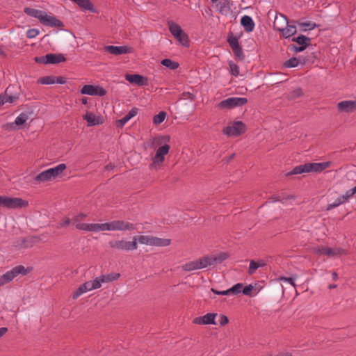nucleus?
Listing matches in <instances>:
<instances>
[{"label":"nucleus","mask_w":356,"mask_h":356,"mask_svg":"<svg viewBox=\"0 0 356 356\" xmlns=\"http://www.w3.org/2000/svg\"><path fill=\"white\" fill-rule=\"evenodd\" d=\"M170 138L169 136H158L152 139V144L153 145H159L154 156L152 158V163L149 165V169L158 170L165 160V156L167 155L170 149V146L168 144Z\"/></svg>","instance_id":"f257e3e1"},{"label":"nucleus","mask_w":356,"mask_h":356,"mask_svg":"<svg viewBox=\"0 0 356 356\" xmlns=\"http://www.w3.org/2000/svg\"><path fill=\"white\" fill-rule=\"evenodd\" d=\"M273 28L280 32L282 36L286 39L294 35L297 32L296 25L290 24L288 22L287 18L282 14L275 16L273 22Z\"/></svg>","instance_id":"f03ea898"},{"label":"nucleus","mask_w":356,"mask_h":356,"mask_svg":"<svg viewBox=\"0 0 356 356\" xmlns=\"http://www.w3.org/2000/svg\"><path fill=\"white\" fill-rule=\"evenodd\" d=\"M330 165V161L323 163H307L296 166L291 171L287 172L286 175L290 176L310 172H321L329 168Z\"/></svg>","instance_id":"7ed1b4c3"},{"label":"nucleus","mask_w":356,"mask_h":356,"mask_svg":"<svg viewBox=\"0 0 356 356\" xmlns=\"http://www.w3.org/2000/svg\"><path fill=\"white\" fill-rule=\"evenodd\" d=\"M133 241L141 244L159 247H165L170 244V239L145 235L135 236L133 237Z\"/></svg>","instance_id":"20e7f679"},{"label":"nucleus","mask_w":356,"mask_h":356,"mask_svg":"<svg viewBox=\"0 0 356 356\" xmlns=\"http://www.w3.org/2000/svg\"><path fill=\"white\" fill-rule=\"evenodd\" d=\"M29 271V270L22 265L14 267L12 270L7 271L6 273L0 276V286L11 282L19 274L23 275H26Z\"/></svg>","instance_id":"39448f33"},{"label":"nucleus","mask_w":356,"mask_h":356,"mask_svg":"<svg viewBox=\"0 0 356 356\" xmlns=\"http://www.w3.org/2000/svg\"><path fill=\"white\" fill-rule=\"evenodd\" d=\"M28 202L19 197L0 196V207L7 209H16L26 207Z\"/></svg>","instance_id":"423d86ee"},{"label":"nucleus","mask_w":356,"mask_h":356,"mask_svg":"<svg viewBox=\"0 0 356 356\" xmlns=\"http://www.w3.org/2000/svg\"><path fill=\"white\" fill-rule=\"evenodd\" d=\"M111 249L120 251H131L138 248V243L136 241H127L124 239L111 240L108 242Z\"/></svg>","instance_id":"0eeeda50"},{"label":"nucleus","mask_w":356,"mask_h":356,"mask_svg":"<svg viewBox=\"0 0 356 356\" xmlns=\"http://www.w3.org/2000/svg\"><path fill=\"white\" fill-rule=\"evenodd\" d=\"M246 131V125L241 121H234L232 125L225 127L222 132L231 137H237Z\"/></svg>","instance_id":"6e6552de"},{"label":"nucleus","mask_w":356,"mask_h":356,"mask_svg":"<svg viewBox=\"0 0 356 356\" xmlns=\"http://www.w3.org/2000/svg\"><path fill=\"white\" fill-rule=\"evenodd\" d=\"M291 41L298 44V46L294 44L289 45V50L296 53L303 51L311 44V38L303 35L293 38Z\"/></svg>","instance_id":"1a4fd4ad"},{"label":"nucleus","mask_w":356,"mask_h":356,"mask_svg":"<svg viewBox=\"0 0 356 356\" xmlns=\"http://www.w3.org/2000/svg\"><path fill=\"white\" fill-rule=\"evenodd\" d=\"M248 99L245 97H229L221 101L218 104L220 108L231 109L235 107L241 106L247 104Z\"/></svg>","instance_id":"9d476101"},{"label":"nucleus","mask_w":356,"mask_h":356,"mask_svg":"<svg viewBox=\"0 0 356 356\" xmlns=\"http://www.w3.org/2000/svg\"><path fill=\"white\" fill-rule=\"evenodd\" d=\"M227 41L232 48L234 56L237 57L240 60H243L245 56L243 54L242 48L239 44L238 38L236 36H234V34L230 32L227 35Z\"/></svg>","instance_id":"9b49d317"},{"label":"nucleus","mask_w":356,"mask_h":356,"mask_svg":"<svg viewBox=\"0 0 356 356\" xmlns=\"http://www.w3.org/2000/svg\"><path fill=\"white\" fill-rule=\"evenodd\" d=\"M80 92L83 95H88L92 96H104L106 91L104 88L99 86L84 85L81 89Z\"/></svg>","instance_id":"f8f14e48"},{"label":"nucleus","mask_w":356,"mask_h":356,"mask_svg":"<svg viewBox=\"0 0 356 356\" xmlns=\"http://www.w3.org/2000/svg\"><path fill=\"white\" fill-rule=\"evenodd\" d=\"M40 22L44 26L50 27L62 28L64 26L63 23L60 19L55 17L48 15L45 12H44Z\"/></svg>","instance_id":"ddd939ff"},{"label":"nucleus","mask_w":356,"mask_h":356,"mask_svg":"<svg viewBox=\"0 0 356 356\" xmlns=\"http://www.w3.org/2000/svg\"><path fill=\"white\" fill-rule=\"evenodd\" d=\"M113 231H134L136 225L122 220H113Z\"/></svg>","instance_id":"4468645a"},{"label":"nucleus","mask_w":356,"mask_h":356,"mask_svg":"<svg viewBox=\"0 0 356 356\" xmlns=\"http://www.w3.org/2000/svg\"><path fill=\"white\" fill-rule=\"evenodd\" d=\"M232 2L230 0H218L215 5V8L218 13L227 16L232 12Z\"/></svg>","instance_id":"2eb2a0df"},{"label":"nucleus","mask_w":356,"mask_h":356,"mask_svg":"<svg viewBox=\"0 0 356 356\" xmlns=\"http://www.w3.org/2000/svg\"><path fill=\"white\" fill-rule=\"evenodd\" d=\"M216 316V313H208L204 316L195 318L193 323L197 325H216L215 318Z\"/></svg>","instance_id":"dca6fc26"},{"label":"nucleus","mask_w":356,"mask_h":356,"mask_svg":"<svg viewBox=\"0 0 356 356\" xmlns=\"http://www.w3.org/2000/svg\"><path fill=\"white\" fill-rule=\"evenodd\" d=\"M13 86H9L6 89L4 93L0 95V106L6 103H13L19 99V95H13L11 89Z\"/></svg>","instance_id":"f3484780"},{"label":"nucleus","mask_w":356,"mask_h":356,"mask_svg":"<svg viewBox=\"0 0 356 356\" xmlns=\"http://www.w3.org/2000/svg\"><path fill=\"white\" fill-rule=\"evenodd\" d=\"M29 118V113L27 112H22L15 118L14 122L6 124L5 125V129H8L10 128L15 129L17 126H18L19 128H21Z\"/></svg>","instance_id":"a211bd4d"},{"label":"nucleus","mask_w":356,"mask_h":356,"mask_svg":"<svg viewBox=\"0 0 356 356\" xmlns=\"http://www.w3.org/2000/svg\"><path fill=\"white\" fill-rule=\"evenodd\" d=\"M337 108L339 112L350 113L356 111V100H345L337 104Z\"/></svg>","instance_id":"6ab92c4d"},{"label":"nucleus","mask_w":356,"mask_h":356,"mask_svg":"<svg viewBox=\"0 0 356 356\" xmlns=\"http://www.w3.org/2000/svg\"><path fill=\"white\" fill-rule=\"evenodd\" d=\"M125 79L130 83H134L139 86H143L147 84V79L140 74H129L125 75Z\"/></svg>","instance_id":"aec40b11"},{"label":"nucleus","mask_w":356,"mask_h":356,"mask_svg":"<svg viewBox=\"0 0 356 356\" xmlns=\"http://www.w3.org/2000/svg\"><path fill=\"white\" fill-rule=\"evenodd\" d=\"M83 120H86L88 126H96L103 123V118L101 116H96L94 113L87 112L83 116Z\"/></svg>","instance_id":"412c9836"},{"label":"nucleus","mask_w":356,"mask_h":356,"mask_svg":"<svg viewBox=\"0 0 356 356\" xmlns=\"http://www.w3.org/2000/svg\"><path fill=\"white\" fill-rule=\"evenodd\" d=\"M138 111V109L136 107L131 108L124 117L115 122V127L122 129L129 120L137 115Z\"/></svg>","instance_id":"4be33fe9"},{"label":"nucleus","mask_w":356,"mask_h":356,"mask_svg":"<svg viewBox=\"0 0 356 356\" xmlns=\"http://www.w3.org/2000/svg\"><path fill=\"white\" fill-rule=\"evenodd\" d=\"M106 51L113 55H121L129 53V48L127 46H112L108 45L105 47Z\"/></svg>","instance_id":"5701e85b"},{"label":"nucleus","mask_w":356,"mask_h":356,"mask_svg":"<svg viewBox=\"0 0 356 356\" xmlns=\"http://www.w3.org/2000/svg\"><path fill=\"white\" fill-rule=\"evenodd\" d=\"M241 24L248 33L252 32L254 28V22L251 17L244 15L241 19Z\"/></svg>","instance_id":"b1692460"},{"label":"nucleus","mask_w":356,"mask_h":356,"mask_svg":"<svg viewBox=\"0 0 356 356\" xmlns=\"http://www.w3.org/2000/svg\"><path fill=\"white\" fill-rule=\"evenodd\" d=\"M74 3H76L78 6L86 10H88L91 13H96V9L94 8L93 4L90 0H71Z\"/></svg>","instance_id":"393cba45"},{"label":"nucleus","mask_w":356,"mask_h":356,"mask_svg":"<svg viewBox=\"0 0 356 356\" xmlns=\"http://www.w3.org/2000/svg\"><path fill=\"white\" fill-rule=\"evenodd\" d=\"M36 241V237L22 238L17 241V243L15 245L19 248H31Z\"/></svg>","instance_id":"a878e982"},{"label":"nucleus","mask_w":356,"mask_h":356,"mask_svg":"<svg viewBox=\"0 0 356 356\" xmlns=\"http://www.w3.org/2000/svg\"><path fill=\"white\" fill-rule=\"evenodd\" d=\"M91 290H92V288L91 287L90 282V281L86 282L83 284L80 285L79 286V288L73 293L72 298L76 299L78 297H79L83 293L91 291Z\"/></svg>","instance_id":"bb28decb"},{"label":"nucleus","mask_w":356,"mask_h":356,"mask_svg":"<svg viewBox=\"0 0 356 356\" xmlns=\"http://www.w3.org/2000/svg\"><path fill=\"white\" fill-rule=\"evenodd\" d=\"M48 64H58L66 60L65 57L62 54H47Z\"/></svg>","instance_id":"cd10ccee"},{"label":"nucleus","mask_w":356,"mask_h":356,"mask_svg":"<svg viewBox=\"0 0 356 356\" xmlns=\"http://www.w3.org/2000/svg\"><path fill=\"white\" fill-rule=\"evenodd\" d=\"M323 254L327 255L328 257H334L346 254L345 250L340 248H331L325 246L323 247Z\"/></svg>","instance_id":"c85d7f7f"},{"label":"nucleus","mask_w":356,"mask_h":356,"mask_svg":"<svg viewBox=\"0 0 356 356\" xmlns=\"http://www.w3.org/2000/svg\"><path fill=\"white\" fill-rule=\"evenodd\" d=\"M66 168L67 166L65 163H60L56 167L48 169L47 171L51 179H54L60 175Z\"/></svg>","instance_id":"c756f323"},{"label":"nucleus","mask_w":356,"mask_h":356,"mask_svg":"<svg viewBox=\"0 0 356 356\" xmlns=\"http://www.w3.org/2000/svg\"><path fill=\"white\" fill-rule=\"evenodd\" d=\"M209 257L211 265L213 266L217 264L222 263L223 261H225V259H227L228 258L229 255L226 252H220V254H218L217 255L209 254Z\"/></svg>","instance_id":"7c9ffc66"},{"label":"nucleus","mask_w":356,"mask_h":356,"mask_svg":"<svg viewBox=\"0 0 356 356\" xmlns=\"http://www.w3.org/2000/svg\"><path fill=\"white\" fill-rule=\"evenodd\" d=\"M113 231V221L104 223H94V232Z\"/></svg>","instance_id":"2f4dec72"},{"label":"nucleus","mask_w":356,"mask_h":356,"mask_svg":"<svg viewBox=\"0 0 356 356\" xmlns=\"http://www.w3.org/2000/svg\"><path fill=\"white\" fill-rule=\"evenodd\" d=\"M293 23H296L298 25H299V26L300 27V30L302 31L313 30L318 26V25L316 23L312 22H303L301 20H298L296 22H293Z\"/></svg>","instance_id":"473e14b6"},{"label":"nucleus","mask_w":356,"mask_h":356,"mask_svg":"<svg viewBox=\"0 0 356 356\" xmlns=\"http://www.w3.org/2000/svg\"><path fill=\"white\" fill-rule=\"evenodd\" d=\"M24 12L29 16L38 19L39 21H40V19L42 18V16L44 13V11L28 7L24 8Z\"/></svg>","instance_id":"72a5a7b5"},{"label":"nucleus","mask_w":356,"mask_h":356,"mask_svg":"<svg viewBox=\"0 0 356 356\" xmlns=\"http://www.w3.org/2000/svg\"><path fill=\"white\" fill-rule=\"evenodd\" d=\"M198 270L211 266L209 255L202 257L195 260Z\"/></svg>","instance_id":"f704fd0d"},{"label":"nucleus","mask_w":356,"mask_h":356,"mask_svg":"<svg viewBox=\"0 0 356 356\" xmlns=\"http://www.w3.org/2000/svg\"><path fill=\"white\" fill-rule=\"evenodd\" d=\"M50 180H52V179L49 175L47 170L39 173L34 178L35 184H36L40 182H45Z\"/></svg>","instance_id":"c9c22d12"},{"label":"nucleus","mask_w":356,"mask_h":356,"mask_svg":"<svg viewBox=\"0 0 356 356\" xmlns=\"http://www.w3.org/2000/svg\"><path fill=\"white\" fill-rule=\"evenodd\" d=\"M168 25L169 31L173 36H178L179 34H181L182 31H184L179 24L173 22H168Z\"/></svg>","instance_id":"e433bc0d"},{"label":"nucleus","mask_w":356,"mask_h":356,"mask_svg":"<svg viewBox=\"0 0 356 356\" xmlns=\"http://www.w3.org/2000/svg\"><path fill=\"white\" fill-rule=\"evenodd\" d=\"M120 276V273H111L107 275H102L100 276L101 281H102V283L104 282H110L115 280H117Z\"/></svg>","instance_id":"4c0bfd02"},{"label":"nucleus","mask_w":356,"mask_h":356,"mask_svg":"<svg viewBox=\"0 0 356 356\" xmlns=\"http://www.w3.org/2000/svg\"><path fill=\"white\" fill-rule=\"evenodd\" d=\"M161 64L170 70H176L179 67V64L177 62L173 61L169 58L163 59Z\"/></svg>","instance_id":"58836bf2"},{"label":"nucleus","mask_w":356,"mask_h":356,"mask_svg":"<svg viewBox=\"0 0 356 356\" xmlns=\"http://www.w3.org/2000/svg\"><path fill=\"white\" fill-rule=\"evenodd\" d=\"M75 227L80 230L94 232V223H79L78 222L75 223Z\"/></svg>","instance_id":"ea45409f"},{"label":"nucleus","mask_w":356,"mask_h":356,"mask_svg":"<svg viewBox=\"0 0 356 356\" xmlns=\"http://www.w3.org/2000/svg\"><path fill=\"white\" fill-rule=\"evenodd\" d=\"M174 38L177 39L183 46L188 47V37L184 31H182L181 34H179L178 36H174Z\"/></svg>","instance_id":"a19ab883"},{"label":"nucleus","mask_w":356,"mask_h":356,"mask_svg":"<svg viewBox=\"0 0 356 356\" xmlns=\"http://www.w3.org/2000/svg\"><path fill=\"white\" fill-rule=\"evenodd\" d=\"M184 271H192L198 270L195 260L186 263L181 266Z\"/></svg>","instance_id":"79ce46f5"},{"label":"nucleus","mask_w":356,"mask_h":356,"mask_svg":"<svg viewBox=\"0 0 356 356\" xmlns=\"http://www.w3.org/2000/svg\"><path fill=\"white\" fill-rule=\"evenodd\" d=\"M38 83H41V84H46V85L54 84V83H55V76H42L38 80Z\"/></svg>","instance_id":"37998d69"},{"label":"nucleus","mask_w":356,"mask_h":356,"mask_svg":"<svg viewBox=\"0 0 356 356\" xmlns=\"http://www.w3.org/2000/svg\"><path fill=\"white\" fill-rule=\"evenodd\" d=\"M344 202H346V198L341 195L333 203L329 204L327 205V210H332L334 208L343 204Z\"/></svg>","instance_id":"c03bdc74"},{"label":"nucleus","mask_w":356,"mask_h":356,"mask_svg":"<svg viewBox=\"0 0 356 356\" xmlns=\"http://www.w3.org/2000/svg\"><path fill=\"white\" fill-rule=\"evenodd\" d=\"M166 116V113L164 111L159 112L157 115H155L153 118V123L155 124H159L162 123Z\"/></svg>","instance_id":"a18cd8bd"},{"label":"nucleus","mask_w":356,"mask_h":356,"mask_svg":"<svg viewBox=\"0 0 356 356\" xmlns=\"http://www.w3.org/2000/svg\"><path fill=\"white\" fill-rule=\"evenodd\" d=\"M299 60L296 57H292L284 63V67L291 68L298 66Z\"/></svg>","instance_id":"49530a36"},{"label":"nucleus","mask_w":356,"mask_h":356,"mask_svg":"<svg viewBox=\"0 0 356 356\" xmlns=\"http://www.w3.org/2000/svg\"><path fill=\"white\" fill-rule=\"evenodd\" d=\"M302 95V90L300 88H298L291 92H290L288 95L287 98L290 100L295 99L300 96Z\"/></svg>","instance_id":"de8ad7c7"},{"label":"nucleus","mask_w":356,"mask_h":356,"mask_svg":"<svg viewBox=\"0 0 356 356\" xmlns=\"http://www.w3.org/2000/svg\"><path fill=\"white\" fill-rule=\"evenodd\" d=\"M243 287V284L238 283L234 285L232 287L228 289L229 294H234L236 295L241 292V289Z\"/></svg>","instance_id":"09e8293b"},{"label":"nucleus","mask_w":356,"mask_h":356,"mask_svg":"<svg viewBox=\"0 0 356 356\" xmlns=\"http://www.w3.org/2000/svg\"><path fill=\"white\" fill-rule=\"evenodd\" d=\"M229 68H230V73L232 75L234 76H237L238 74H239V67L238 66L232 63V61H230L229 63Z\"/></svg>","instance_id":"8fccbe9b"},{"label":"nucleus","mask_w":356,"mask_h":356,"mask_svg":"<svg viewBox=\"0 0 356 356\" xmlns=\"http://www.w3.org/2000/svg\"><path fill=\"white\" fill-rule=\"evenodd\" d=\"M297 277V276H293V277H284V276H281L279 277V280H281V281H285V282H289L291 285H292L294 288L296 287V284H295V280L296 278Z\"/></svg>","instance_id":"3c124183"},{"label":"nucleus","mask_w":356,"mask_h":356,"mask_svg":"<svg viewBox=\"0 0 356 356\" xmlns=\"http://www.w3.org/2000/svg\"><path fill=\"white\" fill-rule=\"evenodd\" d=\"M258 268V263H257V261H254V260H252L250 263L248 273L250 275H252Z\"/></svg>","instance_id":"603ef678"},{"label":"nucleus","mask_w":356,"mask_h":356,"mask_svg":"<svg viewBox=\"0 0 356 356\" xmlns=\"http://www.w3.org/2000/svg\"><path fill=\"white\" fill-rule=\"evenodd\" d=\"M91 284V287L92 289H99L102 286V281H101V277H97L94 280L90 281Z\"/></svg>","instance_id":"864d4df0"},{"label":"nucleus","mask_w":356,"mask_h":356,"mask_svg":"<svg viewBox=\"0 0 356 356\" xmlns=\"http://www.w3.org/2000/svg\"><path fill=\"white\" fill-rule=\"evenodd\" d=\"M47 54H46L45 56H36L34 58V60L37 63L48 64V60H47Z\"/></svg>","instance_id":"5fc2aeb1"},{"label":"nucleus","mask_w":356,"mask_h":356,"mask_svg":"<svg viewBox=\"0 0 356 356\" xmlns=\"http://www.w3.org/2000/svg\"><path fill=\"white\" fill-rule=\"evenodd\" d=\"M39 34V31L35 29H29L26 33V36L28 38H34Z\"/></svg>","instance_id":"6e6d98bb"},{"label":"nucleus","mask_w":356,"mask_h":356,"mask_svg":"<svg viewBox=\"0 0 356 356\" xmlns=\"http://www.w3.org/2000/svg\"><path fill=\"white\" fill-rule=\"evenodd\" d=\"M71 222V220L69 218H65L58 222V227L61 228L68 226Z\"/></svg>","instance_id":"4d7b16f0"},{"label":"nucleus","mask_w":356,"mask_h":356,"mask_svg":"<svg viewBox=\"0 0 356 356\" xmlns=\"http://www.w3.org/2000/svg\"><path fill=\"white\" fill-rule=\"evenodd\" d=\"M253 286L251 284H249L248 286H246L243 289L242 293L245 296H251V292Z\"/></svg>","instance_id":"13d9d810"},{"label":"nucleus","mask_w":356,"mask_h":356,"mask_svg":"<svg viewBox=\"0 0 356 356\" xmlns=\"http://www.w3.org/2000/svg\"><path fill=\"white\" fill-rule=\"evenodd\" d=\"M229 323V319L227 316L224 314L220 315V321L219 323L221 326H224Z\"/></svg>","instance_id":"bf43d9fd"},{"label":"nucleus","mask_w":356,"mask_h":356,"mask_svg":"<svg viewBox=\"0 0 356 356\" xmlns=\"http://www.w3.org/2000/svg\"><path fill=\"white\" fill-rule=\"evenodd\" d=\"M86 217V215L83 213H79L78 215L75 216L73 218H72V221L74 223H76V222H79L81 220L83 219L84 218Z\"/></svg>","instance_id":"052dcab7"},{"label":"nucleus","mask_w":356,"mask_h":356,"mask_svg":"<svg viewBox=\"0 0 356 356\" xmlns=\"http://www.w3.org/2000/svg\"><path fill=\"white\" fill-rule=\"evenodd\" d=\"M181 99H191V100H194L195 95L189 92H184L181 94Z\"/></svg>","instance_id":"680f3d73"},{"label":"nucleus","mask_w":356,"mask_h":356,"mask_svg":"<svg viewBox=\"0 0 356 356\" xmlns=\"http://www.w3.org/2000/svg\"><path fill=\"white\" fill-rule=\"evenodd\" d=\"M211 291L215 293V294H217V295H222V296H228L229 295V291H228V289L227 290H225V291H218L213 288H211Z\"/></svg>","instance_id":"e2e57ef3"},{"label":"nucleus","mask_w":356,"mask_h":356,"mask_svg":"<svg viewBox=\"0 0 356 356\" xmlns=\"http://www.w3.org/2000/svg\"><path fill=\"white\" fill-rule=\"evenodd\" d=\"M235 155H236L235 153H233L231 155H229V156L223 158L222 160V162H223L225 163H229L232 159H234V158L235 157Z\"/></svg>","instance_id":"0e129e2a"},{"label":"nucleus","mask_w":356,"mask_h":356,"mask_svg":"<svg viewBox=\"0 0 356 356\" xmlns=\"http://www.w3.org/2000/svg\"><path fill=\"white\" fill-rule=\"evenodd\" d=\"M354 194H355V193H353V188H351L350 190H348L346 192V194L343 195L342 197L346 198V202L348 200V199L350 198V197H352Z\"/></svg>","instance_id":"69168bd1"},{"label":"nucleus","mask_w":356,"mask_h":356,"mask_svg":"<svg viewBox=\"0 0 356 356\" xmlns=\"http://www.w3.org/2000/svg\"><path fill=\"white\" fill-rule=\"evenodd\" d=\"M65 79L63 76H57L55 77V83L58 84H64L65 83Z\"/></svg>","instance_id":"338daca9"},{"label":"nucleus","mask_w":356,"mask_h":356,"mask_svg":"<svg viewBox=\"0 0 356 356\" xmlns=\"http://www.w3.org/2000/svg\"><path fill=\"white\" fill-rule=\"evenodd\" d=\"M272 202H282V197L280 195H273L270 197Z\"/></svg>","instance_id":"774afa93"}]
</instances>
